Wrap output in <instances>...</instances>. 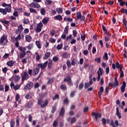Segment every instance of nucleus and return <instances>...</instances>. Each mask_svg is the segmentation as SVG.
Returning <instances> with one entry per match:
<instances>
[{"label": "nucleus", "instance_id": "obj_8", "mask_svg": "<svg viewBox=\"0 0 127 127\" xmlns=\"http://www.w3.org/2000/svg\"><path fill=\"white\" fill-rule=\"evenodd\" d=\"M48 64V61H46L44 64L41 63L37 64V66L41 68L42 70H44L46 67H47V65Z\"/></svg>", "mask_w": 127, "mask_h": 127}, {"label": "nucleus", "instance_id": "obj_51", "mask_svg": "<svg viewBox=\"0 0 127 127\" xmlns=\"http://www.w3.org/2000/svg\"><path fill=\"white\" fill-rule=\"evenodd\" d=\"M59 100V94H56L54 97H53V100L55 101V100Z\"/></svg>", "mask_w": 127, "mask_h": 127}, {"label": "nucleus", "instance_id": "obj_56", "mask_svg": "<svg viewBox=\"0 0 127 127\" xmlns=\"http://www.w3.org/2000/svg\"><path fill=\"white\" fill-rule=\"evenodd\" d=\"M102 124L104 126H106V125H107V121L106 120V118H102Z\"/></svg>", "mask_w": 127, "mask_h": 127}, {"label": "nucleus", "instance_id": "obj_14", "mask_svg": "<svg viewBox=\"0 0 127 127\" xmlns=\"http://www.w3.org/2000/svg\"><path fill=\"white\" fill-rule=\"evenodd\" d=\"M97 74H98L97 81L98 82H99V81L101 80V76L103 75V72H102V68L101 67L99 68L98 70L97 71Z\"/></svg>", "mask_w": 127, "mask_h": 127}, {"label": "nucleus", "instance_id": "obj_25", "mask_svg": "<svg viewBox=\"0 0 127 127\" xmlns=\"http://www.w3.org/2000/svg\"><path fill=\"white\" fill-rule=\"evenodd\" d=\"M60 89L62 90V91H66L67 90V86H66V84H62L60 86Z\"/></svg>", "mask_w": 127, "mask_h": 127}, {"label": "nucleus", "instance_id": "obj_7", "mask_svg": "<svg viewBox=\"0 0 127 127\" xmlns=\"http://www.w3.org/2000/svg\"><path fill=\"white\" fill-rule=\"evenodd\" d=\"M91 115L92 117H94V119H95L96 122L97 121H98V119H101V118H102V114L92 112Z\"/></svg>", "mask_w": 127, "mask_h": 127}, {"label": "nucleus", "instance_id": "obj_47", "mask_svg": "<svg viewBox=\"0 0 127 127\" xmlns=\"http://www.w3.org/2000/svg\"><path fill=\"white\" fill-rule=\"evenodd\" d=\"M102 29L106 34H108L109 31L107 30V28H106V27L104 26V25H102Z\"/></svg>", "mask_w": 127, "mask_h": 127}, {"label": "nucleus", "instance_id": "obj_12", "mask_svg": "<svg viewBox=\"0 0 127 127\" xmlns=\"http://www.w3.org/2000/svg\"><path fill=\"white\" fill-rule=\"evenodd\" d=\"M22 30H23V27L22 26V24L19 25L18 28L15 30L16 34H18L19 33H21Z\"/></svg>", "mask_w": 127, "mask_h": 127}, {"label": "nucleus", "instance_id": "obj_50", "mask_svg": "<svg viewBox=\"0 0 127 127\" xmlns=\"http://www.w3.org/2000/svg\"><path fill=\"white\" fill-rule=\"evenodd\" d=\"M27 48L28 50H31V49L33 48V44H29L28 46L27 47Z\"/></svg>", "mask_w": 127, "mask_h": 127}, {"label": "nucleus", "instance_id": "obj_35", "mask_svg": "<svg viewBox=\"0 0 127 127\" xmlns=\"http://www.w3.org/2000/svg\"><path fill=\"white\" fill-rule=\"evenodd\" d=\"M23 23H24V24H28L29 23V19H28V18H24Z\"/></svg>", "mask_w": 127, "mask_h": 127}, {"label": "nucleus", "instance_id": "obj_36", "mask_svg": "<svg viewBox=\"0 0 127 127\" xmlns=\"http://www.w3.org/2000/svg\"><path fill=\"white\" fill-rule=\"evenodd\" d=\"M71 81V77L67 76L64 80V82H69Z\"/></svg>", "mask_w": 127, "mask_h": 127}, {"label": "nucleus", "instance_id": "obj_18", "mask_svg": "<svg viewBox=\"0 0 127 127\" xmlns=\"http://www.w3.org/2000/svg\"><path fill=\"white\" fill-rule=\"evenodd\" d=\"M64 115H65V108L64 107H62L61 110L59 113L60 117H64Z\"/></svg>", "mask_w": 127, "mask_h": 127}, {"label": "nucleus", "instance_id": "obj_38", "mask_svg": "<svg viewBox=\"0 0 127 127\" xmlns=\"http://www.w3.org/2000/svg\"><path fill=\"white\" fill-rule=\"evenodd\" d=\"M25 97L27 100H28L29 99H31V94L30 93H27Z\"/></svg>", "mask_w": 127, "mask_h": 127}, {"label": "nucleus", "instance_id": "obj_24", "mask_svg": "<svg viewBox=\"0 0 127 127\" xmlns=\"http://www.w3.org/2000/svg\"><path fill=\"white\" fill-rule=\"evenodd\" d=\"M32 106H33V103L30 101L26 103V104L25 105V107L27 109H29V108H31L32 107Z\"/></svg>", "mask_w": 127, "mask_h": 127}, {"label": "nucleus", "instance_id": "obj_34", "mask_svg": "<svg viewBox=\"0 0 127 127\" xmlns=\"http://www.w3.org/2000/svg\"><path fill=\"white\" fill-rule=\"evenodd\" d=\"M56 10L58 13H62L63 12V8L62 7L57 8Z\"/></svg>", "mask_w": 127, "mask_h": 127}, {"label": "nucleus", "instance_id": "obj_49", "mask_svg": "<svg viewBox=\"0 0 127 127\" xmlns=\"http://www.w3.org/2000/svg\"><path fill=\"white\" fill-rule=\"evenodd\" d=\"M42 21L44 24H47L48 22V19L44 18Z\"/></svg>", "mask_w": 127, "mask_h": 127}, {"label": "nucleus", "instance_id": "obj_27", "mask_svg": "<svg viewBox=\"0 0 127 127\" xmlns=\"http://www.w3.org/2000/svg\"><path fill=\"white\" fill-rule=\"evenodd\" d=\"M49 62L48 64V68L49 69H51V68H52V65L53 64V62L52 61V60L51 59L49 60Z\"/></svg>", "mask_w": 127, "mask_h": 127}, {"label": "nucleus", "instance_id": "obj_15", "mask_svg": "<svg viewBox=\"0 0 127 127\" xmlns=\"http://www.w3.org/2000/svg\"><path fill=\"white\" fill-rule=\"evenodd\" d=\"M39 70H40L39 66H36V68L33 70V76H36L39 72Z\"/></svg>", "mask_w": 127, "mask_h": 127}, {"label": "nucleus", "instance_id": "obj_45", "mask_svg": "<svg viewBox=\"0 0 127 127\" xmlns=\"http://www.w3.org/2000/svg\"><path fill=\"white\" fill-rule=\"evenodd\" d=\"M40 12H41V14H42V15H44L45 14V13H46V12L45 11V9L44 8H42L40 9Z\"/></svg>", "mask_w": 127, "mask_h": 127}, {"label": "nucleus", "instance_id": "obj_48", "mask_svg": "<svg viewBox=\"0 0 127 127\" xmlns=\"http://www.w3.org/2000/svg\"><path fill=\"white\" fill-rule=\"evenodd\" d=\"M54 82V79L52 78L49 79L47 84L48 85H50V84H52V83H53Z\"/></svg>", "mask_w": 127, "mask_h": 127}, {"label": "nucleus", "instance_id": "obj_10", "mask_svg": "<svg viewBox=\"0 0 127 127\" xmlns=\"http://www.w3.org/2000/svg\"><path fill=\"white\" fill-rule=\"evenodd\" d=\"M42 27H43V24L42 23H39L37 25V27L35 29V31L37 33L40 32L42 30Z\"/></svg>", "mask_w": 127, "mask_h": 127}, {"label": "nucleus", "instance_id": "obj_21", "mask_svg": "<svg viewBox=\"0 0 127 127\" xmlns=\"http://www.w3.org/2000/svg\"><path fill=\"white\" fill-rule=\"evenodd\" d=\"M32 40V38L29 35H26L25 36V40L27 42H30Z\"/></svg>", "mask_w": 127, "mask_h": 127}, {"label": "nucleus", "instance_id": "obj_4", "mask_svg": "<svg viewBox=\"0 0 127 127\" xmlns=\"http://www.w3.org/2000/svg\"><path fill=\"white\" fill-rule=\"evenodd\" d=\"M1 6L3 7H5V9L7 12H10L11 11V4H6L5 3H2Z\"/></svg>", "mask_w": 127, "mask_h": 127}, {"label": "nucleus", "instance_id": "obj_1", "mask_svg": "<svg viewBox=\"0 0 127 127\" xmlns=\"http://www.w3.org/2000/svg\"><path fill=\"white\" fill-rule=\"evenodd\" d=\"M8 43V40H7V35L3 34L0 39V44L2 46H5Z\"/></svg>", "mask_w": 127, "mask_h": 127}, {"label": "nucleus", "instance_id": "obj_40", "mask_svg": "<svg viewBox=\"0 0 127 127\" xmlns=\"http://www.w3.org/2000/svg\"><path fill=\"white\" fill-rule=\"evenodd\" d=\"M53 127H58V120H55L53 123Z\"/></svg>", "mask_w": 127, "mask_h": 127}, {"label": "nucleus", "instance_id": "obj_23", "mask_svg": "<svg viewBox=\"0 0 127 127\" xmlns=\"http://www.w3.org/2000/svg\"><path fill=\"white\" fill-rule=\"evenodd\" d=\"M50 52H46L45 54L44 57H43L44 60H47L49 57H50Z\"/></svg>", "mask_w": 127, "mask_h": 127}, {"label": "nucleus", "instance_id": "obj_19", "mask_svg": "<svg viewBox=\"0 0 127 127\" xmlns=\"http://www.w3.org/2000/svg\"><path fill=\"white\" fill-rule=\"evenodd\" d=\"M116 116L118 117V119H122V114L120 112V108L119 107H116Z\"/></svg>", "mask_w": 127, "mask_h": 127}, {"label": "nucleus", "instance_id": "obj_52", "mask_svg": "<svg viewBox=\"0 0 127 127\" xmlns=\"http://www.w3.org/2000/svg\"><path fill=\"white\" fill-rule=\"evenodd\" d=\"M90 86L91 85L89 84V82H85L84 84V88L88 89Z\"/></svg>", "mask_w": 127, "mask_h": 127}, {"label": "nucleus", "instance_id": "obj_57", "mask_svg": "<svg viewBox=\"0 0 127 127\" xmlns=\"http://www.w3.org/2000/svg\"><path fill=\"white\" fill-rule=\"evenodd\" d=\"M72 35L73 37H76L77 36V31H76V30H72Z\"/></svg>", "mask_w": 127, "mask_h": 127}, {"label": "nucleus", "instance_id": "obj_32", "mask_svg": "<svg viewBox=\"0 0 127 127\" xmlns=\"http://www.w3.org/2000/svg\"><path fill=\"white\" fill-rule=\"evenodd\" d=\"M69 30V27L66 26L64 30V34H68V31Z\"/></svg>", "mask_w": 127, "mask_h": 127}, {"label": "nucleus", "instance_id": "obj_17", "mask_svg": "<svg viewBox=\"0 0 127 127\" xmlns=\"http://www.w3.org/2000/svg\"><path fill=\"white\" fill-rule=\"evenodd\" d=\"M76 117H74L72 118L68 117L67 118V121L70 122L71 125H73V124H74V123H76Z\"/></svg>", "mask_w": 127, "mask_h": 127}, {"label": "nucleus", "instance_id": "obj_54", "mask_svg": "<svg viewBox=\"0 0 127 127\" xmlns=\"http://www.w3.org/2000/svg\"><path fill=\"white\" fill-rule=\"evenodd\" d=\"M84 88V83L81 82L79 85V90H82Z\"/></svg>", "mask_w": 127, "mask_h": 127}, {"label": "nucleus", "instance_id": "obj_61", "mask_svg": "<svg viewBox=\"0 0 127 127\" xmlns=\"http://www.w3.org/2000/svg\"><path fill=\"white\" fill-rule=\"evenodd\" d=\"M115 3V1L114 0H109L108 2L107 3V4H110V5H113Z\"/></svg>", "mask_w": 127, "mask_h": 127}, {"label": "nucleus", "instance_id": "obj_44", "mask_svg": "<svg viewBox=\"0 0 127 127\" xmlns=\"http://www.w3.org/2000/svg\"><path fill=\"white\" fill-rule=\"evenodd\" d=\"M30 12L32 13H37V11L34 8H29Z\"/></svg>", "mask_w": 127, "mask_h": 127}, {"label": "nucleus", "instance_id": "obj_11", "mask_svg": "<svg viewBox=\"0 0 127 127\" xmlns=\"http://www.w3.org/2000/svg\"><path fill=\"white\" fill-rule=\"evenodd\" d=\"M33 87V83L32 82H29L26 86H24L25 90H31Z\"/></svg>", "mask_w": 127, "mask_h": 127}, {"label": "nucleus", "instance_id": "obj_43", "mask_svg": "<svg viewBox=\"0 0 127 127\" xmlns=\"http://www.w3.org/2000/svg\"><path fill=\"white\" fill-rule=\"evenodd\" d=\"M10 127H14V126H15V122H14V120H11V121L10 122Z\"/></svg>", "mask_w": 127, "mask_h": 127}, {"label": "nucleus", "instance_id": "obj_60", "mask_svg": "<svg viewBox=\"0 0 127 127\" xmlns=\"http://www.w3.org/2000/svg\"><path fill=\"white\" fill-rule=\"evenodd\" d=\"M64 104H66V105H68V104H69V100L67 98L64 99Z\"/></svg>", "mask_w": 127, "mask_h": 127}, {"label": "nucleus", "instance_id": "obj_20", "mask_svg": "<svg viewBox=\"0 0 127 127\" xmlns=\"http://www.w3.org/2000/svg\"><path fill=\"white\" fill-rule=\"evenodd\" d=\"M54 19H55V20H59V21H62L63 18H62L61 15H57L54 17Z\"/></svg>", "mask_w": 127, "mask_h": 127}, {"label": "nucleus", "instance_id": "obj_30", "mask_svg": "<svg viewBox=\"0 0 127 127\" xmlns=\"http://www.w3.org/2000/svg\"><path fill=\"white\" fill-rule=\"evenodd\" d=\"M13 64H14V62H13V61H9L7 63V65L9 66V67H12Z\"/></svg>", "mask_w": 127, "mask_h": 127}, {"label": "nucleus", "instance_id": "obj_16", "mask_svg": "<svg viewBox=\"0 0 127 127\" xmlns=\"http://www.w3.org/2000/svg\"><path fill=\"white\" fill-rule=\"evenodd\" d=\"M29 5L34 8H39L40 7V5L38 3H34V2L31 3Z\"/></svg>", "mask_w": 127, "mask_h": 127}, {"label": "nucleus", "instance_id": "obj_46", "mask_svg": "<svg viewBox=\"0 0 127 127\" xmlns=\"http://www.w3.org/2000/svg\"><path fill=\"white\" fill-rule=\"evenodd\" d=\"M76 62H77V60H76L75 59H73L71 62V64L72 66H75L76 65Z\"/></svg>", "mask_w": 127, "mask_h": 127}, {"label": "nucleus", "instance_id": "obj_5", "mask_svg": "<svg viewBox=\"0 0 127 127\" xmlns=\"http://www.w3.org/2000/svg\"><path fill=\"white\" fill-rule=\"evenodd\" d=\"M85 16L82 15L81 14V12H77L76 13V18H75V20H78V19H80V21H85Z\"/></svg>", "mask_w": 127, "mask_h": 127}, {"label": "nucleus", "instance_id": "obj_31", "mask_svg": "<svg viewBox=\"0 0 127 127\" xmlns=\"http://www.w3.org/2000/svg\"><path fill=\"white\" fill-rule=\"evenodd\" d=\"M104 93V87L101 86L100 88V91L98 92L99 96H101L102 94Z\"/></svg>", "mask_w": 127, "mask_h": 127}, {"label": "nucleus", "instance_id": "obj_53", "mask_svg": "<svg viewBox=\"0 0 127 127\" xmlns=\"http://www.w3.org/2000/svg\"><path fill=\"white\" fill-rule=\"evenodd\" d=\"M21 39V36L20 34H19L16 38H15V41H18V40H20Z\"/></svg>", "mask_w": 127, "mask_h": 127}, {"label": "nucleus", "instance_id": "obj_26", "mask_svg": "<svg viewBox=\"0 0 127 127\" xmlns=\"http://www.w3.org/2000/svg\"><path fill=\"white\" fill-rule=\"evenodd\" d=\"M18 49L21 52L26 53L25 51H26V48H25V47L19 46Z\"/></svg>", "mask_w": 127, "mask_h": 127}, {"label": "nucleus", "instance_id": "obj_22", "mask_svg": "<svg viewBox=\"0 0 127 127\" xmlns=\"http://www.w3.org/2000/svg\"><path fill=\"white\" fill-rule=\"evenodd\" d=\"M19 80H20V76L18 75L15 74L14 77V82H15V83H17V82L19 81Z\"/></svg>", "mask_w": 127, "mask_h": 127}, {"label": "nucleus", "instance_id": "obj_2", "mask_svg": "<svg viewBox=\"0 0 127 127\" xmlns=\"http://www.w3.org/2000/svg\"><path fill=\"white\" fill-rule=\"evenodd\" d=\"M43 103V100H42V99H39L38 100V103H37L38 105L39 106H40L42 109H44L45 107H47V106H48V104H49V101L47 99L45 100L44 104H42Z\"/></svg>", "mask_w": 127, "mask_h": 127}, {"label": "nucleus", "instance_id": "obj_63", "mask_svg": "<svg viewBox=\"0 0 127 127\" xmlns=\"http://www.w3.org/2000/svg\"><path fill=\"white\" fill-rule=\"evenodd\" d=\"M58 60H59V59H58V57H54L53 58V61H54V62H57Z\"/></svg>", "mask_w": 127, "mask_h": 127}, {"label": "nucleus", "instance_id": "obj_42", "mask_svg": "<svg viewBox=\"0 0 127 127\" xmlns=\"http://www.w3.org/2000/svg\"><path fill=\"white\" fill-rule=\"evenodd\" d=\"M123 23H124L125 26L126 28V29L127 30V19H126V18H124L123 20Z\"/></svg>", "mask_w": 127, "mask_h": 127}, {"label": "nucleus", "instance_id": "obj_58", "mask_svg": "<svg viewBox=\"0 0 127 127\" xmlns=\"http://www.w3.org/2000/svg\"><path fill=\"white\" fill-rule=\"evenodd\" d=\"M16 126L19 127V118L18 117L16 119Z\"/></svg>", "mask_w": 127, "mask_h": 127}, {"label": "nucleus", "instance_id": "obj_13", "mask_svg": "<svg viewBox=\"0 0 127 127\" xmlns=\"http://www.w3.org/2000/svg\"><path fill=\"white\" fill-rule=\"evenodd\" d=\"M0 22H1L3 25L6 27V28H7V27L9 26V22L8 21L6 20H0Z\"/></svg>", "mask_w": 127, "mask_h": 127}, {"label": "nucleus", "instance_id": "obj_28", "mask_svg": "<svg viewBox=\"0 0 127 127\" xmlns=\"http://www.w3.org/2000/svg\"><path fill=\"white\" fill-rule=\"evenodd\" d=\"M0 12L1 13H2L3 15H6V13H7V12H6V10H5V8H0Z\"/></svg>", "mask_w": 127, "mask_h": 127}, {"label": "nucleus", "instance_id": "obj_41", "mask_svg": "<svg viewBox=\"0 0 127 127\" xmlns=\"http://www.w3.org/2000/svg\"><path fill=\"white\" fill-rule=\"evenodd\" d=\"M26 55V53H20L19 55L20 59H22Z\"/></svg>", "mask_w": 127, "mask_h": 127}, {"label": "nucleus", "instance_id": "obj_59", "mask_svg": "<svg viewBox=\"0 0 127 127\" xmlns=\"http://www.w3.org/2000/svg\"><path fill=\"white\" fill-rule=\"evenodd\" d=\"M8 68L6 67H4L2 69V71L3 73H4V74H6V72H7Z\"/></svg>", "mask_w": 127, "mask_h": 127}, {"label": "nucleus", "instance_id": "obj_29", "mask_svg": "<svg viewBox=\"0 0 127 127\" xmlns=\"http://www.w3.org/2000/svg\"><path fill=\"white\" fill-rule=\"evenodd\" d=\"M35 44L38 49H41V44H40V41H36Z\"/></svg>", "mask_w": 127, "mask_h": 127}, {"label": "nucleus", "instance_id": "obj_62", "mask_svg": "<svg viewBox=\"0 0 127 127\" xmlns=\"http://www.w3.org/2000/svg\"><path fill=\"white\" fill-rule=\"evenodd\" d=\"M75 93H76V91H73L71 92L70 94V98H74V96H75Z\"/></svg>", "mask_w": 127, "mask_h": 127}, {"label": "nucleus", "instance_id": "obj_33", "mask_svg": "<svg viewBox=\"0 0 127 127\" xmlns=\"http://www.w3.org/2000/svg\"><path fill=\"white\" fill-rule=\"evenodd\" d=\"M103 60H106V61H108V60H109V57L108 56L107 53H104V55L103 56Z\"/></svg>", "mask_w": 127, "mask_h": 127}, {"label": "nucleus", "instance_id": "obj_39", "mask_svg": "<svg viewBox=\"0 0 127 127\" xmlns=\"http://www.w3.org/2000/svg\"><path fill=\"white\" fill-rule=\"evenodd\" d=\"M35 55H36V61H39V60H40V56H39V54H38L37 52H36Z\"/></svg>", "mask_w": 127, "mask_h": 127}, {"label": "nucleus", "instance_id": "obj_55", "mask_svg": "<svg viewBox=\"0 0 127 127\" xmlns=\"http://www.w3.org/2000/svg\"><path fill=\"white\" fill-rule=\"evenodd\" d=\"M62 47H63V44H59L57 46V49L58 50H61Z\"/></svg>", "mask_w": 127, "mask_h": 127}, {"label": "nucleus", "instance_id": "obj_3", "mask_svg": "<svg viewBox=\"0 0 127 127\" xmlns=\"http://www.w3.org/2000/svg\"><path fill=\"white\" fill-rule=\"evenodd\" d=\"M21 85H22V84L24 83V81L26 80H28V79H29V75L26 72H24L23 74L21 73Z\"/></svg>", "mask_w": 127, "mask_h": 127}, {"label": "nucleus", "instance_id": "obj_6", "mask_svg": "<svg viewBox=\"0 0 127 127\" xmlns=\"http://www.w3.org/2000/svg\"><path fill=\"white\" fill-rule=\"evenodd\" d=\"M115 83H113V82H110L109 84V86L110 87H112L113 88H116V87H119L120 84H119V81H118V78L117 77L115 78Z\"/></svg>", "mask_w": 127, "mask_h": 127}, {"label": "nucleus", "instance_id": "obj_64", "mask_svg": "<svg viewBox=\"0 0 127 127\" xmlns=\"http://www.w3.org/2000/svg\"><path fill=\"white\" fill-rule=\"evenodd\" d=\"M95 61H96V62H97V63H101V57L95 58Z\"/></svg>", "mask_w": 127, "mask_h": 127}, {"label": "nucleus", "instance_id": "obj_9", "mask_svg": "<svg viewBox=\"0 0 127 127\" xmlns=\"http://www.w3.org/2000/svg\"><path fill=\"white\" fill-rule=\"evenodd\" d=\"M21 83H20V84L18 85L17 84L16 85H14V83H13V82H11L10 86L11 88V89H13V90H15V91H16L17 90H18V89H19V88H20V87L21 86Z\"/></svg>", "mask_w": 127, "mask_h": 127}, {"label": "nucleus", "instance_id": "obj_37", "mask_svg": "<svg viewBox=\"0 0 127 127\" xmlns=\"http://www.w3.org/2000/svg\"><path fill=\"white\" fill-rule=\"evenodd\" d=\"M56 110H57V107H56V105H54L52 107L51 113L52 114H54L55 113V112H56Z\"/></svg>", "mask_w": 127, "mask_h": 127}]
</instances>
